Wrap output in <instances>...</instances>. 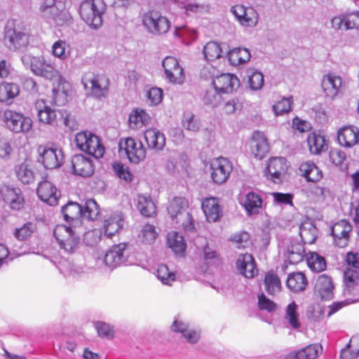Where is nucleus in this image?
Instances as JSON below:
<instances>
[{"label":"nucleus","mask_w":359,"mask_h":359,"mask_svg":"<svg viewBox=\"0 0 359 359\" xmlns=\"http://www.w3.org/2000/svg\"><path fill=\"white\" fill-rule=\"evenodd\" d=\"M106 10L104 0H83L79 6V15L88 26L98 29L102 25Z\"/></svg>","instance_id":"f257e3e1"},{"label":"nucleus","mask_w":359,"mask_h":359,"mask_svg":"<svg viewBox=\"0 0 359 359\" xmlns=\"http://www.w3.org/2000/svg\"><path fill=\"white\" fill-rule=\"evenodd\" d=\"M62 212L67 222H77L81 217L90 220L95 219L98 215L99 209L95 201L90 198L86 201L83 206L76 202H69L62 207Z\"/></svg>","instance_id":"f03ea898"},{"label":"nucleus","mask_w":359,"mask_h":359,"mask_svg":"<svg viewBox=\"0 0 359 359\" xmlns=\"http://www.w3.org/2000/svg\"><path fill=\"white\" fill-rule=\"evenodd\" d=\"M25 65H29L34 74L48 80H52L60 76V72L56 69L51 60L43 56H32L25 55L22 57Z\"/></svg>","instance_id":"7ed1b4c3"},{"label":"nucleus","mask_w":359,"mask_h":359,"mask_svg":"<svg viewBox=\"0 0 359 359\" xmlns=\"http://www.w3.org/2000/svg\"><path fill=\"white\" fill-rule=\"evenodd\" d=\"M76 147L81 151L93 156L95 158L103 156L105 149L100 138L88 131L78 133L75 136Z\"/></svg>","instance_id":"20e7f679"},{"label":"nucleus","mask_w":359,"mask_h":359,"mask_svg":"<svg viewBox=\"0 0 359 359\" xmlns=\"http://www.w3.org/2000/svg\"><path fill=\"white\" fill-rule=\"evenodd\" d=\"M3 121L6 128L16 134H27L31 131L33 126L30 117L11 109L4 111Z\"/></svg>","instance_id":"39448f33"},{"label":"nucleus","mask_w":359,"mask_h":359,"mask_svg":"<svg viewBox=\"0 0 359 359\" xmlns=\"http://www.w3.org/2000/svg\"><path fill=\"white\" fill-rule=\"evenodd\" d=\"M81 82L84 88L89 90L95 97H105L108 94L109 80L104 74H95L92 72H85L82 76Z\"/></svg>","instance_id":"423d86ee"},{"label":"nucleus","mask_w":359,"mask_h":359,"mask_svg":"<svg viewBox=\"0 0 359 359\" xmlns=\"http://www.w3.org/2000/svg\"><path fill=\"white\" fill-rule=\"evenodd\" d=\"M53 235L60 248L65 252L72 253L77 248L80 238L72 228L58 224L54 229Z\"/></svg>","instance_id":"0eeeda50"},{"label":"nucleus","mask_w":359,"mask_h":359,"mask_svg":"<svg viewBox=\"0 0 359 359\" xmlns=\"http://www.w3.org/2000/svg\"><path fill=\"white\" fill-rule=\"evenodd\" d=\"M119 151L126 155L130 162L137 164L143 161L146 156V149L141 141L127 137L119 143Z\"/></svg>","instance_id":"6e6552de"},{"label":"nucleus","mask_w":359,"mask_h":359,"mask_svg":"<svg viewBox=\"0 0 359 359\" xmlns=\"http://www.w3.org/2000/svg\"><path fill=\"white\" fill-rule=\"evenodd\" d=\"M321 86L326 97L334 99L342 95L346 88L343 79L334 73H328L323 76Z\"/></svg>","instance_id":"1a4fd4ad"},{"label":"nucleus","mask_w":359,"mask_h":359,"mask_svg":"<svg viewBox=\"0 0 359 359\" xmlns=\"http://www.w3.org/2000/svg\"><path fill=\"white\" fill-rule=\"evenodd\" d=\"M38 151L40 156L39 161L46 169L57 168L62 165L64 156L60 149L39 146Z\"/></svg>","instance_id":"9d476101"},{"label":"nucleus","mask_w":359,"mask_h":359,"mask_svg":"<svg viewBox=\"0 0 359 359\" xmlns=\"http://www.w3.org/2000/svg\"><path fill=\"white\" fill-rule=\"evenodd\" d=\"M211 177L216 184H223L229 177L233 170L231 163L226 158L219 157L212 161L210 164Z\"/></svg>","instance_id":"9b49d317"},{"label":"nucleus","mask_w":359,"mask_h":359,"mask_svg":"<svg viewBox=\"0 0 359 359\" xmlns=\"http://www.w3.org/2000/svg\"><path fill=\"white\" fill-rule=\"evenodd\" d=\"M166 79L173 84H182L185 79L183 68L177 60L171 56L166 57L162 62Z\"/></svg>","instance_id":"f8f14e48"},{"label":"nucleus","mask_w":359,"mask_h":359,"mask_svg":"<svg viewBox=\"0 0 359 359\" xmlns=\"http://www.w3.org/2000/svg\"><path fill=\"white\" fill-rule=\"evenodd\" d=\"M4 43L10 50H20L27 46L29 36L20 30L7 25L5 28Z\"/></svg>","instance_id":"ddd939ff"},{"label":"nucleus","mask_w":359,"mask_h":359,"mask_svg":"<svg viewBox=\"0 0 359 359\" xmlns=\"http://www.w3.org/2000/svg\"><path fill=\"white\" fill-rule=\"evenodd\" d=\"M231 12L242 26L252 27L258 22L259 15L252 7L236 5L231 8Z\"/></svg>","instance_id":"4468645a"},{"label":"nucleus","mask_w":359,"mask_h":359,"mask_svg":"<svg viewBox=\"0 0 359 359\" xmlns=\"http://www.w3.org/2000/svg\"><path fill=\"white\" fill-rule=\"evenodd\" d=\"M352 229V225L345 219H341L334 224L331 227V234L335 245L339 248L346 246Z\"/></svg>","instance_id":"2eb2a0df"},{"label":"nucleus","mask_w":359,"mask_h":359,"mask_svg":"<svg viewBox=\"0 0 359 359\" xmlns=\"http://www.w3.org/2000/svg\"><path fill=\"white\" fill-rule=\"evenodd\" d=\"M123 226V218L119 212L106 215L102 221V233L107 238L118 233Z\"/></svg>","instance_id":"dca6fc26"},{"label":"nucleus","mask_w":359,"mask_h":359,"mask_svg":"<svg viewBox=\"0 0 359 359\" xmlns=\"http://www.w3.org/2000/svg\"><path fill=\"white\" fill-rule=\"evenodd\" d=\"M286 169V159L284 157H273L267 164L266 175L267 178L274 183H279Z\"/></svg>","instance_id":"f3484780"},{"label":"nucleus","mask_w":359,"mask_h":359,"mask_svg":"<svg viewBox=\"0 0 359 359\" xmlns=\"http://www.w3.org/2000/svg\"><path fill=\"white\" fill-rule=\"evenodd\" d=\"M72 168L74 175L86 177L94 172L92 160L82 154H77L72 158Z\"/></svg>","instance_id":"a211bd4d"},{"label":"nucleus","mask_w":359,"mask_h":359,"mask_svg":"<svg viewBox=\"0 0 359 359\" xmlns=\"http://www.w3.org/2000/svg\"><path fill=\"white\" fill-rule=\"evenodd\" d=\"M4 201L15 210L21 209L24 204V198L19 188L3 186L0 190Z\"/></svg>","instance_id":"6ab92c4d"},{"label":"nucleus","mask_w":359,"mask_h":359,"mask_svg":"<svg viewBox=\"0 0 359 359\" xmlns=\"http://www.w3.org/2000/svg\"><path fill=\"white\" fill-rule=\"evenodd\" d=\"M127 244L121 243L118 245H114L106 253L104 262L107 266L110 268H116L126 261V256L125 255V250Z\"/></svg>","instance_id":"aec40b11"},{"label":"nucleus","mask_w":359,"mask_h":359,"mask_svg":"<svg viewBox=\"0 0 359 359\" xmlns=\"http://www.w3.org/2000/svg\"><path fill=\"white\" fill-rule=\"evenodd\" d=\"M212 83L222 93H230L239 86L240 81L234 74L226 73L215 77Z\"/></svg>","instance_id":"412c9836"},{"label":"nucleus","mask_w":359,"mask_h":359,"mask_svg":"<svg viewBox=\"0 0 359 359\" xmlns=\"http://www.w3.org/2000/svg\"><path fill=\"white\" fill-rule=\"evenodd\" d=\"M337 140L340 145L351 148L359 142V130L353 126H344L337 133Z\"/></svg>","instance_id":"4be33fe9"},{"label":"nucleus","mask_w":359,"mask_h":359,"mask_svg":"<svg viewBox=\"0 0 359 359\" xmlns=\"http://www.w3.org/2000/svg\"><path fill=\"white\" fill-rule=\"evenodd\" d=\"M37 195L42 201L50 205H55L57 203L58 194L57 188L48 180H44L39 184Z\"/></svg>","instance_id":"5701e85b"},{"label":"nucleus","mask_w":359,"mask_h":359,"mask_svg":"<svg viewBox=\"0 0 359 359\" xmlns=\"http://www.w3.org/2000/svg\"><path fill=\"white\" fill-rule=\"evenodd\" d=\"M252 154L262 159L269 150V144L265 135L259 131H255L250 141Z\"/></svg>","instance_id":"b1692460"},{"label":"nucleus","mask_w":359,"mask_h":359,"mask_svg":"<svg viewBox=\"0 0 359 359\" xmlns=\"http://www.w3.org/2000/svg\"><path fill=\"white\" fill-rule=\"evenodd\" d=\"M236 266L239 272L245 278H253L257 273L255 261L249 253L240 255L236 261Z\"/></svg>","instance_id":"393cba45"},{"label":"nucleus","mask_w":359,"mask_h":359,"mask_svg":"<svg viewBox=\"0 0 359 359\" xmlns=\"http://www.w3.org/2000/svg\"><path fill=\"white\" fill-rule=\"evenodd\" d=\"M35 109L40 122L48 125H53L56 122L58 111L47 105L43 100H36Z\"/></svg>","instance_id":"a878e982"},{"label":"nucleus","mask_w":359,"mask_h":359,"mask_svg":"<svg viewBox=\"0 0 359 359\" xmlns=\"http://www.w3.org/2000/svg\"><path fill=\"white\" fill-rule=\"evenodd\" d=\"M189 203L184 197H174L168 203L167 210L172 220L179 224L181 222L183 215L186 212Z\"/></svg>","instance_id":"bb28decb"},{"label":"nucleus","mask_w":359,"mask_h":359,"mask_svg":"<svg viewBox=\"0 0 359 359\" xmlns=\"http://www.w3.org/2000/svg\"><path fill=\"white\" fill-rule=\"evenodd\" d=\"M202 210L209 222H215L220 219L222 212L215 198H207L202 202Z\"/></svg>","instance_id":"cd10ccee"},{"label":"nucleus","mask_w":359,"mask_h":359,"mask_svg":"<svg viewBox=\"0 0 359 359\" xmlns=\"http://www.w3.org/2000/svg\"><path fill=\"white\" fill-rule=\"evenodd\" d=\"M334 285L330 277L326 275L320 276L315 285L316 294L323 300H330L333 297Z\"/></svg>","instance_id":"c85d7f7f"},{"label":"nucleus","mask_w":359,"mask_h":359,"mask_svg":"<svg viewBox=\"0 0 359 359\" xmlns=\"http://www.w3.org/2000/svg\"><path fill=\"white\" fill-rule=\"evenodd\" d=\"M167 243L175 255L180 257L185 256L187 244L181 233L175 231L169 232L167 234Z\"/></svg>","instance_id":"c756f323"},{"label":"nucleus","mask_w":359,"mask_h":359,"mask_svg":"<svg viewBox=\"0 0 359 359\" xmlns=\"http://www.w3.org/2000/svg\"><path fill=\"white\" fill-rule=\"evenodd\" d=\"M227 50L228 46L224 43L210 41L204 46L203 53L206 60L214 61L226 55Z\"/></svg>","instance_id":"7c9ffc66"},{"label":"nucleus","mask_w":359,"mask_h":359,"mask_svg":"<svg viewBox=\"0 0 359 359\" xmlns=\"http://www.w3.org/2000/svg\"><path fill=\"white\" fill-rule=\"evenodd\" d=\"M151 120V117L145 110L137 108L133 109L128 116V126L132 130H138L147 126Z\"/></svg>","instance_id":"2f4dec72"},{"label":"nucleus","mask_w":359,"mask_h":359,"mask_svg":"<svg viewBox=\"0 0 359 359\" xmlns=\"http://www.w3.org/2000/svg\"><path fill=\"white\" fill-rule=\"evenodd\" d=\"M171 328L174 332L181 333L188 343L195 344L200 338L198 331L189 329V326L181 320H175Z\"/></svg>","instance_id":"473e14b6"},{"label":"nucleus","mask_w":359,"mask_h":359,"mask_svg":"<svg viewBox=\"0 0 359 359\" xmlns=\"http://www.w3.org/2000/svg\"><path fill=\"white\" fill-rule=\"evenodd\" d=\"M299 171L308 182H317L323 178L322 170L313 162L302 163Z\"/></svg>","instance_id":"72a5a7b5"},{"label":"nucleus","mask_w":359,"mask_h":359,"mask_svg":"<svg viewBox=\"0 0 359 359\" xmlns=\"http://www.w3.org/2000/svg\"><path fill=\"white\" fill-rule=\"evenodd\" d=\"M321 351V346L316 344H310L299 351L290 353L287 359H316Z\"/></svg>","instance_id":"f704fd0d"},{"label":"nucleus","mask_w":359,"mask_h":359,"mask_svg":"<svg viewBox=\"0 0 359 359\" xmlns=\"http://www.w3.org/2000/svg\"><path fill=\"white\" fill-rule=\"evenodd\" d=\"M344 272V293L351 294L355 287L359 285V269L352 266Z\"/></svg>","instance_id":"c9c22d12"},{"label":"nucleus","mask_w":359,"mask_h":359,"mask_svg":"<svg viewBox=\"0 0 359 359\" xmlns=\"http://www.w3.org/2000/svg\"><path fill=\"white\" fill-rule=\"evenodd\" d=\"M241 204L245 208L248 214L252 215L259 212V208L262 207V198L259 194L254 191L248 193Z\"/></svg>","instance_id":"e433bc0d"},{"label":"nucleus","mask_w":359,"mask_h":359,"mask_svg":"<svg viewBox=\"0 0 359 359\" xmlns=\"http://www.w3.org/2000/svg\"><path fill=\"white\" fill-rule=\"evenodd\" d=\"M228 60L232 65H239L250 60L251 55L248 49L245 48H228L226 54Z\"/></svg>","instance_id":"4c0bfd02"},{"label":"nucleus","mask_w":359,"mask_h":359,"mask_svg":"<svg viewBox=\"0 0 359 359\" xmlns=\"http://www.w3.org/2000/svg\"><path fill=\"white\" fill-rule=\"evenodd\" d=\"M299 236L304 244H313L318 236V229L311 221H305L299 227Z\"/></svg>","instance_id":"58836bf2"},{"label":"nucleus","mask_w":359,"mask_h":359,"mask_svg":"<svg viewBox=\"0 0 359 359\" xmlns=\"http://www.w3.org/2000/svg\"><path fill=\"white\" fill-rule=\"evenodd\" d=\"M286 284L292 291L298 292L306 289L308 281L303 273L296 272L289 274Z\"/></svg>","instance_id":"ea45409f"},{"label":"nucleus","mask_w":359,"mask_h":359,"mask_svg":"<svg viewBox=\"0 0 359 359\" xmlns=\"http://www.w3.org/2000/svg\"><path fill=\"white\" fill-rule=\"evenodd\" d=\"M307 144L313 154H320L326 149L325 137L315 132L308 135Z\"/></svg>","instance_id":"a19ab883"},{"label":"nucleus","mask_w":359,"mask_h":359,"mask_svg":"<svg viewBox=\"0 0 359 359\" xmlns=\"http://www.w3.org/2000/svg\"><path fill=\"white\" fill-rule=\"evenodd\" d=\"M306 258L305 248L303 244L299 243H292L288 248L287 258L292 264H297Z\"/></svg>","instance_id":"79ce46f5"},{"label":"nucleus","mask_w":359,"mask_h":359,"mask_svg":"<svg viewBox=\"0 0 359 359\" xmlns=\"http://www.w3.org/2000/svg\"><path fill=\"white\" fill-rule=\"evenodd\" d=\"M285 320L294 330L300 328L302 324L299 320L298 306L294 302L290 303L285 308Z\"/></svg>","instance_id":"37998d69"},{"label":"nucleus","mask_w":359,"mask_h":359,"mask_svg":"<svg viewBox=\"0 0 359 359\" xmlns=\"http://www.w3.org/2000/svg\"><path fill=\"white\" fill-rule=\"evenodd\" d=\"M15 174L18 179L23 184H30L34 180V173L32 165L23 162L15 166Z\"/></svg>","instance_id":"c03bdc74"},{"label":"nucleus","mask_w":359,"mask_h":359,"mask_svg":"<svg viewBox=\"0 0 359 359\" xmlns=\"http://www.w3.org/2000/svg\"><path fill=\"white\" fill-rule=\"evenodd\" d=\"M204 263L208 266H216L220 264L222 259L219 252L212 246L206 244L201 254Z\"/></svg>","instance_id":"a18cd8bd"},{"label":"nucleus","mask_w":359,"mask_h":359,"mask_svg":"<svg viewBox=\"0 0 359 359\" xmlns=\"http://www.w3.org/2000/svg\"><path fill=\"white\" fill-rule=\"evenodd\" d=\"M19 94V87L13 83L4 82L0 84V102L12 100Z\"/></svg>","instance_id":"49530a36"},{"label":"nucleus","mask_w":359,"mask_h":359,"mask_svg":"<svg viewBox=\"0 0 359 359\" xmlns=\"http://www.w3.org/2000/svg\"><path fill=\"white\" fill-rule=\"evenodd\" d=\"M40 13L44 18L52 20L57 26H62L71 19L69 12L65 10H60L57 6L56 11L48 10V13H50L48 15H46L43 11H40Z\"/></svg>","instance_id":"de8ad7c7"},{"label":"nucleus","mask_w":359,"mask_h":359,"mask_svg":"<svg viewBox=\"0 0 359 359\" xmlns=\"http://www.w3.org/2000/svg\"><path fill=\"white\" fill-rule=\"evenodd\" d=\"M137 208L145 217H151L156 213V205L150 197L140 195L137 197Z\"/></svg>","instance_id":"09e8293b"},{"label":"nucleus","mask_w":359,"mask_h":359,"mask_svg":"<svg viewBox=\"0 0 359 359\" xmlns=\"http://www.w3.org/2000/svg\"><path fill=\"white\" fill-rule=\"evenodd\" d=\"M265 290L270 295H273L280 292L281 283L278 276L273 272H268L264 280Z\"/></svg>","instance_id":"8fccbe9b"},{"label":"nucleus","mask_w":359,"mask_h":359,"mask_svg":"<svg viewBox=\"0 0 359 359\" xmlns=\"http://www.w3.org/2000/svg\"><path fill=\"white\" fill-rule=\"evenodd\" d=\"M51 53L60 60H67L71 53L69 45L65 40L59 39L52 45Z\"/></svg>","instance_id":"3c124183"},{"label":"nucleus","mask_w":359,"mask_h":359,"mask_svg":"<svg viewBox=\"0 0 359 359\" xmlns=\"http://www.w3.org/2000/svg\"><path fill=\"white\" fill-rule=\"evenodd\" d=\"M306 262L311 270L321 272L326 269L325 258L316 252H309L306 255Z\"/></svg>","instance_id":"603ef678"},{"label":"nucleus","mask_w":359,"mask_h":359,"mask_svg":"<svg viewBox=\"0 0 359 359\" xmlns=\"http://www.w3.org/2000/svg\"><path fill=\"white\" fill-rule=\"evenodd\" d=\"M142 22L143 27L147 32L155 34L157 31V11L151 9L144 13L142 17Z\"/></svg>","instance_id":"864d4df0"},{"label":"nucleus","mask_w":359,"mask_h":359,"mask_svg":"<svg viewBox=\"0 0 359 359\" xmlns=\"http://www.w3.org/2000/svg\"><path fill=\"white\" fill-rule=\"evenodd\" d=\"M182 125L187 130L196 132L201 128V121L191 111H186L182 116Z\"/></svg>","instance_id":"5fc2aeb1"},{"label":"nucleus","mask_w":359,"mask_h":359,"mask_svg":"<svg viewBox=\"0 0 359 359\" xmlns=\"http://www.w3.org/2000/svg\"><path fill=\"white\" fill-rule=\"evenodd\" d=\"M139 237L142 243L146 245L153 244L157 238L156 226L150 224H144Z\"/></svg>","instance_id":"6e6d98bb"},{"label":"nucleus","mask_w":359,"mask_h":359,"mask_svg":"<svg viewBox=\"0 0 359 359\" xmlns=\"http://www.w3.org/2000/svg\"><path fill=\"white\" fill-rule=\"evenodd\" d=\"M221 94L222 93L215 87L207 90L203 97L204 104L211 106L212 107H217L222 100Z\"/></svg>","instance_id":"4d7b16f0"},{"label":"nucleus","mask_w":359,"mask_h":359,"mask_svg":"<svg viewBox=\"0 0 359 359\" xmlns=\"http://www.w3.org/2000/svg\"><path fill=\"white\" fill-rule=\"evenodd\" d=\"M36 230V224L32 222H27L20 228H16L14 236L19 241H25L29 238Z\"/></svg>","instance_id":"13d9d810"},{"label":"nucleus","mask_w":359,"mask_h":359,"mask_svg":"<svg viewBox=\"0 0 359 359\" xmlns=\"http://www.w3.org/2000/svg\"><path fill=\"white\" fill-rule=\"evenodd\" d=\"M248 83L251 90H258L262 88L264 85V76L257 70H248Z\"/></svg>","instance_id":"bf43d9fd"},{"label":"nucleus","mask_w":359,"mask_h":359,"mask_svg":"<svg viewBox=\"0 0 359 359\" xmlns=\"http://www.w3.org/2000/svg\"><path fill=\"white\" fill-rule=\"evenodd\" d=\"M292 97H283L273 106V111L276 116L289 113L292 110Z\"/></svg>","instance_id":"052dcab7"},{"label":"nucleus","mask_w":359,"mask_h":359,"mask_svg":"<svg viewBox=\"0 0 359 359\" xmlns=\"http://www.w3.org/2000/svg\"><path fill=\"white\" fill-rule=\"evenodd\" d=\"M158 280L161 281L163 285H172V282L175 281V273L170 271L167 265L158 264Z\"/></svg>","instance_id":"680f3d73"},{"label":"nucleus","mask_w":359,"mask_h":359,"mask_svg":"<svg viewBox=\"0 0 359 359\" xmlns=\"http://www.w3.org/2000/svg\"><path fill=\"white\" fill-rule=\"evenodd\" d=\"M180 6L184 8L187 13H193L196 14H201L204 13H208L210 11V6L208 4H186V1L184 4H180Z\"/></svg>","instance_id":"e2e57ef3"},{"label":"nucleus","mask_w":359,"mask_h":359,"mask_svg":"<svg viewBox=\"0 0 359 359\" xmlns=\"http://www.w3.org/2000/svg\"><path fill=\"white\" fill-rule=\"evenodd\" d=\"M97 332L100 337L112 339L114 337L113 327L104 322H97L95 324Z\"/></svg>","instance_id":"0e129e2a"},{"label":"nucleus","mask_w":359,"mask_h":359,"mask_svg":"<svg viewBox=\"0 0 359 359\" xmlns=\"http://www.w3.org/2000/svg\"><path fill=\"white\" fill-rule=\"evenodd\" d=\"M345 15V30L359 27V11L346 13Z\"/></svg>","instance_id":"69168bd1"},{"label":"nucleus","mask_w":359,"mask_h":359,"mask_svg":"<svg viewBox=\"0 0 359 359\" xmlns=\"http://www.w3.org/2000/svg\"><path fill=\"white\" fill-rule=\"evenodd\" d=\"M114 170L116 174V175L125 180L127 182H130L132 181L133 175L130 172L128 168H126L123 164L121 163H115L113 165Z\"/></svg>","instance_id":"338daca9"},{"label":"nucleus","mask_w":359,"mask_h":359,"mask_svg":"<svg viewBox=\"0 0 359 359\" xmlns=\"http://www.w3.org/2000/svg\"><path fill=\"white\" fill-rule=\"evenodd\" d=\"M250 235L246 231H241L233 234L230 241L236 245L238 248H245L249 241Z\"/></svg>","instance_id":"774afa93"}]
</instances>
